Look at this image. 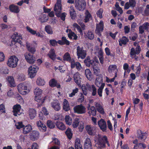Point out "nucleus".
I'll return each instance as SVG.
<instances>
[{
	"label": "nucleus",
	"mask_w": 149,
	"mask_h": 149,
	"mask_svg": "<svg viewBox=\"0 0 149 149\" xmlns=\"http://www.w3.org/2000/svg\"><path fill=\"white\" fill-rule=\"evenodd\" d=\"M95 143H96L97 145H99L102 147V148H104L106 147V144H107V146H110V144L108 140L107 137L105 136H101L100 134L96 135L94 137Z\"/></svg>",
	"instance_id": "nucleus-1"
},
{
	"label": "nucleus",
	"mask_w": 149,
	"mask_h": 149,
	"mask_svg": "<svg viewBox=\"0 0 149 149\" xmlns=\"http://www.w3.org/2000/svg\"><path fill=\"white\" fill-rule=\"evenodd\" d=\"M18 60V58L15 56H11L8 59L7 64L10 68H15L17 66Z\"/></svg>",
	"instance_id": "nucleus-2"
},
{
	"label": "nucleus",
	"mask_w": 149,
	"mask_h": 149,
	"mask_svg": "<svg viewBox=\"0 0 149 149\" xmlns=\"http://www.w3.org/2000/svg\"><path fill=\"white\" fill-rule=\"evenodd\" d=\"M17 88L18 92L22 95H26L29 91L27 89V86L23 84H19L17 86Z\"/></svg>",
	"instance_id": "nucleus-3"
},
{
	"label": "nucleus",
	"mask_w": 149,
	"mask_h": 149,
	"mask_svg": "<svg viewBox=\"0 0 149 149\" xmlns=\"http://www.w3.org/2000/svg\"><path fill=\"white\" fill-rule=\"evenodd\" d=\"M96 52H95V54L98 57L100 62L101 64H103L104 61V57L103 56L104 52L102 48L100 49L98 46L95 47Z\"/></svg>",
	"instance_id": "nucleus-4"
},
{
	"label": "nucleus",
	"mask_w": 149,
	"mask_h": 149,
	"mask_svg": "<svg viewBox=\"0 0 149 149\" xmlns=\"http://www.w3.org/2000/svg\"><path fill=\"white\" fill-rule=\"evenodd\" d=\"M86 6V2L84 0H76L75 7L79 10H83Z\"/></svg>",
	"instance_id": "nucleus-5"
},
{
	"label": "nucleus",
	"mask_w": 149,
	"mask_h": 149,
	"mask_svg": "<svg viewBox=\"0 0 149 149\" xmlns=\"http://www.w3.org/2000/svg\"><path fill=\"white\" fill-rule=\"evenodd\" d=\"M73 110L75 113L79 114L84 113L86 112V108L81 104L74 107Z\"/></svg>",
	"instance_id": "nucleus-6"
},
{
	"label": "nucleus",
	"mask_w": 149,
	"mask_h": 149,
	"mask_svg": "<svg viewBox=\"0 0 149 149\" xmlns=\"http://www.w3.org/2000/svg\"><path fill=\"white\" fill-rule=\"evenodd\" d=\"M38 69V67L35 65L31 66L28 69L29 75L31 78H33Z\"/></svg>",
	"instance_id": "nucleus-7"
},
{
	"label": "nucleus",
	"mask_w": 149,
	"mask_h": 149,
	"mask_svg": "<svg viewBox=\"0 0 149 149\" xmlns=\"http://www.w3.org/2000/svg\"><path fill=\"white\" fill-rule=\"evenodd\" d=\"M77 55L78 58H81L82 59H84L86 56V51L84 50L82 47H80L78 46L77 47Z\"/></svg>",
	"instance_id": "nucleus-8"
},
{
	"label": "nucleus",
	"mask_w": 149,
	"mask_h": 149,
	"mask_svg": "<svg viewBox=\"0 0 149 149\" xmlns=\"http://www.w3.org/2000/svg\"><path fill=\"white\" fill-rule=\"evenodd\" d=\"M25 58L27 61L30 64L33 63L36 60V58L29 53H26L24 54Z\"/></svg>",
	"instance_id": "nucleus-9"
},
{
	"label": "nucleus",
	"mask_w": 149,
	"mask_h": 149,
	"mask_svg": "<svg viewBox=\"0 0 149 149\" xmlns=\"http://www.w3.org/2000/svg\"><path fill=\"white\" fill-rule=\"evenodd\" d=\"M54 11L55 15L56 14L58 15V13H61L62 6L61 0H57V2L54 6Z\"/></svg>",
	"instance_id": "nucleus-10"
},
{
	"label": "nucleus",
	"mask_w": 149,
	"mask_h": 149,
	"mask_svg": "<svg viewBox=\"0 0 149 149\" xmlns=\"http://www.w3.org/2000/svg\"><path fill=\"white\" fill-rule=\"evenodd\" d=\"M93 88V85L91 86L88 83L86 84V86L84 85H83L81 87V88L84 94L86 95L87 94V89L89 91H91L92 88ZM92 95H93V91L92 93Z\"/></svg>",
	"instance_id": "nucleus-11"
},
{
	"label": "nucleus",
	"mask_w": 149,
	"mask_h": 149,
	"mask_svg": "<svg viewBox=\"0 0 149 149\" xmlns=\"http://www.w3.org/2000/svg\"><path fill=\"white\" fill-rule=\"evenodd\" d=\"M103 22L102 21H101L99 24L97 25L95 32L99 36H101V32H102L103 30Z\"/></svg>",
	"instance_id": "nucleus-12"
},
{
	"label": "nucleus",
	"mask_w": 149,
	"mask_h": 149,
	"mask_svg": "<svg viewBox=\"0 0 149 149\" xmlns=\"http://www.w3.org/2000/svg\"><path fill=\"white\" fill-rule=\"evenodd\" d=\"M98 124L100 129L103 132L106 131L107 126L106 122L103 119H101L98 122Z\"/></svg>",
	"instance_id": "nucleus-13"
},
{
	"label": "nucleus",
	"mask_w": 149,
	"mask_h": 149,
	"mask_svg": "<svg viewBox=\"0 0 149 149\" xmlns=\"http://www.w3.org/2000/svg\"><path fill=\"white\" fill-rule=\"evenodd\" d=\"M13 115L15 116H18L21 114V113L20 112V111L21 109V107L20 105H15L13 107Z\"/></svg>",
	"instance_id": "nucleus-14"
},
{
	"label": "nucleus",
	"mask_w": 149,
	"mask_h": 149,
	"mask_svg": "<svg viewBox=\"0 0 149 149\" xmlns=\"http://www.w3.org/2000/svg\"><path fill=\"white\" fill-rule=\"evenodd\" d=\"M137 134L138 139H139L143 140V141H145L148 136L147 133L146 132H143L140 130H137Z\"/></svg>",
	"instance_id": "nucleus-15"
},
{
	"label": "nucleus",
	"mask_w": 149,
	"mask_h": 149,
	"mask_svg": "<svg viewBox=\"0 0 149 149\" xmlns=\"http://www.w3.org/2000/svg\"><path fill=\"white\" fill-rule=\"evenodd\" d=\"M12 38L14 40L15 42H17L19 43L21 45H22V37L21 36L19 35L18 33H15L12 36Z\"/></svg>",
	"instance_id": "nucleus-16"
},
{
	"label": "nucleus",
	"mask_w": 149,
	"mask_h": 149,
	"mask_svg": "<svg viewBox=\"0 0 149 149\" xmlns=\"http://www.w3.org/2000/svg\"><path fill=\"white\" fill-rule=\"evenodd\" d=\"M40 136L39 132L36 130L33 131L31 133L30 139L33 141H36L38 139Z\"/></svg>",
	"instance_id": "nucleus-17"
},
{
	"label": "nucleus",
	"mask_w": 149,
	"mask_h": 149,
	"mask_svg": "<svg viewBox=\"0 0 149 149\" xmlns=\"http://www.w3.org/2000/svg\"><path fill=\"white\" fill-rule=\"evenodd\" d=\"M52 107L56 111H58L61 109V106L58 100H54L51 103Z\"/></svg>",
	"instance_id": "nucleus-18"
},
{
	"label": "nucleus",
	"mask_w": 149,
	"mask_h": 149,
	"mask_svg": "<svg viewBox=\"0 0 149 149\" xmlns=\"http://www.w3.org/2000/svg\"><path fill=\"white\" fill-rule=\"evenodd\" d=\"M95 107L96 110L100 113L102 114H104L105 113L104 109L100 102L96 103Z\"/></svg>",
	"instance_id": "nucleus-19"
},
{
	"label": "nucleus",
	"mask_w": 149,
	"mask_h": 149,
	"mask_svg": "<svg viewBox=\"0 0 149 149\" xmlns=\"http://www.w3.org/2000/svg\"><path fill=\"white\" fill-rule=\"evenodd\" d=\"M73 78L75 82L79 86H80L81 81L79 74L77 72L74 75Z\"/></svg>",
	"instance_id": "nucleus-20"
},
{
	"label": "nucleus",
	"mask_w": 149,
	"mask_h": 149,
	"mask_svg": "<svg viewBox=\"0 0 149 149\" xmlns=\"http://www.w3.org/2000/svg\"><path fill=\"white\" fill-rule=\"evenodd\" d=\"M85 149H92V144L90 139L87 138L86 139L84 143Z\"/></svg>",
	"instance_id": "nucleus-21"
},
{
	"label": "nucleus",
	"mask_w": 149,
	"mask_h": 149,
	"mask_svg": "<svg viewBox=\"0 0 149 149\" xmlns=\"http://www.w3.org/2000/svg\"><path fill=\"white\" fill-rule=\"evenodd\" d=\"M37 125L39 127L40 130L42 132H45L46 130V127L45 125L42 123L40 121L37 122Z\"/></svg>",
	"instance_id": "nucleus-22"
},
{
	"label": "nucleus",
	"mask_w": 149,
	"mask_h": 149,
	"mask_svg": "<svg viewBox=\"0 0 149 149\" xmlns=\"http://www.w3.org/2000/svg\"><path fill=\"white\" fill-rule=\"evenodd\" d=\"M49 114L48 112L47 111V110L45 107H43L42 108V112L40 113L39 114V117L40 119L43 120H44L45 118L44 116H43V114L44 115H47Z\"/></svg>",
	"instance_id": "nucleus-23"
},
{
	"label": "nucleus",
	"mask_w": 149,
	"mask_h": 149,
	"mask_svg": "<svg viewBox=\"0 0 149 149\" xmlns=\"http://www.w3.org/2000/svg\"><path fill=\"white\" fill-rule=\"evenodd\" d=\"M103 81L102 75L100 74L97 76L96 80L95 82V85L97 87H99L100 85Z\"/></svg>",
	"instance_id": "nucleus-24"
},
{
	"label": "nucleus",
	"mask_w": 149,
	"mask_h": 149,
	"mask_svg": "<svg viewBox=\"0 0 149 149\" xmlns=\"http://www.w3.org/2000/svg\"><path fill=\"white\" fill-rule=\"evenodd\" d=\"M74 147L75 149H83L82 146L80 143V140L78 138H76L75 139Z\"/></svg>",
	"instance_id": "nucleus-25"
},
{
	"label": "nucleus",
	"mask_w": 149,
	"mask_h": 149,
	"mask_svg": "<svg viewBox=\"0 0 149 149\" xmlns=\"http://www.w3.org/2000/svg\"><path fill=\"white\" fill-rule=\"evenodd\" d=\"M36 83L38 86H42L45 85V81L43 79L39 77L37 78L36 80Z\"/></svg>",
	"instance_id": "nucleus-26"
},
{
	"label": "nucleus",
	"mask_w": 149,
	"mask_h": 149,
	"mask_svg": "<svg viewBox=\"0 0 149 149\" xmlns=\"http://www.w3.org/2000/svg\"><path fill=\"white\" fill-rule=\"evenodd\" d=\"M9 8L11 12L15 13H18L19 11L18 7L17 6L14 5H11L10 6Z\"/></svg>",
	"instance_id": "nucleus-27"
},
{
	"label": "nucleus",
	"mask_w": 149,
	"mask_h": 149,
	"mask_svg": "<svg viewBox=\"0 0 149 149\" xmlns=\"http://www.w3.org/2000/svg\"><path fill=\"white\" fill-rule=\"evenodd\" d=\"M56 125L57 128L60 130H63L66 129L65 125L61 122L57 121Z\"/></svg>",
	"instance_id": "nucleus-28"
},
{
	"label": "nucleus",
	"mask_w": 149,
	"mask_h": 149,
	"mask_svg": "<svg viewBox=\"0 0 149 149\" xmlns=\"http://www.w3.org/2000/svg\"><path fill=\"white\" fill-rule=\"evenodd\" d=\"M29 115L30 118L32 119H33L36 115V111L33 109H30L29 110Z\"/></svg>",
	"instance_id": "nucleus-29"
},
{
	"label": "nucleus",
	"mask_w": 149,
	"mask_h": 149,
	"mask_svg": "<svg viewBox=\"0 0 149 149\" xmlns=\"http://www.w3.org/2000/svg\"><path fill=\"white\" fill-rule=\"evenodd\" d=\"M128 39L125 36H123L122 39L119 41V45L120 46H122V44L125 45L128 42Z\"/></svg>",
	"instance_id": "nucleus-30"
},
{
	"label": "nucleus",
	"mask_w": 149,
	"mask_h": 149,
	"mask_svg": "<svg viewBox=\"0 0 149 149\" xmlns=\"http://www.w3.org/2000/svg\"><path fill=\"white\" fill-rule=\"evenodd\" d=\"M26 46L29 52L32 54H34L36 51V49L35 47H30L29 44L28 42H26Z\"/></svg>",
	"instance_id": "nucleus-31"
},
{
	"label": "nucleus",
	"mask_w": 149,
	"mask_h": 149,
	"mask_svg": "<svg viewBox=\"0 0 149 149\" xmlns=\"http://www.w3.org/2000/svg\"><path fill=\"white\" fill-rule=\"evenodd\" d=\"M48 55L49 58L53 60H54L56 58V55L55 54V50L54 49H51Z\"/></svg>",
	"instance_id": "nucleus-32"
},
{
	"label": "nucleus",
	"mask_w": 149,
	"mask_h": 149,
	"mask_svg": "<svg viewBox=\"0 0 149 149\" xmlns=\"http://www.w3.org/2000/svg\"><path fill=\"white\" fill-rule=\"evenodd\" d=\"M85 74L88 80L90 81L92 80L93 77L92 75L91 72L89 69H86L85 71Z\"/></svg>",
	"instance_id": "nucleus-33"
},
{
	"label": "nucleus",
	"mask_w": 149,
	"mask_h": 149,
	"mask_svg": "<svg viewBox=\"0 0 149 149\" xmlns=\"http://www.w3.org/2000/svg\"><path fill=\"white\" fill-rule=\"evenodd\" d=\"M63 109L66 111H68L70 109L69 104L67 100L64 99L63 103Z\"/></svg>",
	"instance_id": "nucleus-34"
},
{
	"label": "nucleus",
	"mask_w": 149,
	"mask_h": 149,
	"mask_svg": "<svg viewBox=\"0 0 149 149\" xmlns=\"http://www.w3.org/2000/svg\"><path fill=\"white\" fill-rule=\"evenodd\" d=\"M8 80L11 86H15V84L14 78L13 77H8Z\"/></svg>",
	"instance_id": "nucleus-35"
},
{
	"label": "nucleus",
	"mask_w": 149,
	"mask_h": 149,
	"mask_svg": "<svg viewBox=\"0 0 149 149\" xmlns=\"http://www.w3.org/2000/svg\"><path fill=\"white\" fill-rule=\"evenodd\" d=\"M31 127L29 125L25 127L23 129V132L24 134H26L30 132L31 130Z\"/></svg>",
	"instance_id": "nucleus-36"
},
{
	"label": "nucleus",
	"mask_w": 149,
	"mask_h": 149,
	"mask_svg": "<svg viewBox=\"0 0 149 149\" xmlns=\"http://www.w3.org/2000/svg\"><path fill=\"white\" fill-rule=\"evenodd\" d=\"M104 86V83H102L100 86L97 90V93L100 97L102 96V91Z\"/></svg>",
	"instance_id": "nucleus-37"
},
{
	"label": "nucleus",
	"mask_w": 149,
	"mask_h": 149,
	"mask_svg": "<svg viewBox=\"0 0 149 149\" xmlns=\"http://www.w3.org/2000/svg\"><path fill=\"white\" fill-rule=\"evenodd\" d=\"M80 122L79 119V118H76L74 119L72 124L73 127L74 128H77L79 125Z\"/></svg>",
	"instance_id": "nucleus-38"
},
{
	"label": "nucleus",
	"mask_w": 149,
	"mask_h": 149,
	"mask_svg": "<svg viewBox=\"0 0 149 149\" xmlns=\"http://www.w3.org/2000/svg\"><path fill=\"white\" fill-rule=\"evenodd\" d=\"M35 100L40 103V104H41L44 102L45 100L44 99L42 100L41 95H37L35 96Z\"/></svg>",
	"instance_id": "nucleus-39"
},
{
	"label": "nucleus",
	"mask_w": 149,
	"mask_h": 149,
	"mask_svg": "<svg viewBox=\"0 0 149 149\" xmlns=\"http://www.w3.org/2000/svg\"><path fill=\"white\" fill-rule=\"evenodd\" d=\"M93 61H91L90 58L89 57H88L87 58L84 60V62L86 65L88 67H90L91 65L92 66V67L93 66L92 63Z\"/></svg>",
	"instance_id": "nucleus-40"
},
{
	"label": "nucleus",
	"mask_w": 149,
	"mask_h": 149,
	"mask_svg": "<svg viewBox=\"0 0 149 149\" xmlns=\"http://www.w3.org/2000/svg\"><path fill=\"white\" fill-rule=\"evenodd\" d=\"M94 74H95L96 75H99V73L100 72V69L99 66H97L96 65L94 64Z\"/></svg>",
	"instance_id": "nucleus-41"
},
{
	"label": "nucleus",
	"mask_w": 149,
	"mask_h": 149,
	"mask_svg": "<svg viewBox=\"0 0 149 149\" xmlns=\"http://www.w3.org/2000/svg\"><path fill=\"white\" fill-rule=\"evenodd\" d=\"M45 30L49 34H52L53 33L52 29L50 25L46 26L45 27Z\"/></svg>",
	"instance_id": "nucleus-42"
},
{
	"label": "nucleus",
	"mask_w": 149,
	"mask_h": 149,
	"mask_svg": "<svg viewBox=\"0 0 149 149\" xmlns=\"http://www.w3.org/2000/svg\"><path fill=\"white\" fill-rule=\"evenodd\" d=\"M63 59L65 61L69 62L72 59L70 54L68 52H66L65 53L63 56Z\"/></svg>",
	"instance_id": "nucleus-43"
},
{
	"label": "nucleus",
	"mask_w": 149,
	"mask_h": 149,
	"mask_svg": "<svg viewBox=\"0 0 149 149\" xmlns=\"http://www.w3.org/2000/svg\"><path fill=\"white\" fill-rule=\"evenodd\" d=\"M66 13H58V14H56V15L58 17H60L61 19L64 21L65 19V17H66Z\"/></svg>",
	"instance_id": "nucleus-44"
},
{
	"label": "nucleus",
	"mask_w": 149,
	"mask_h": 149,
	"mask_svg": "<svg viewBox=\"0 0 149 149\" xmlns=\"http://www.w3.org/2000/svg\"><path fill=\"white\" fill-rule=\"evenodd\" d=\"M66 124L68 125H70L72 123V119L69 116H66L65 118Z\"/></svg>",
	"instance_id": "nucleus-45"
},
{
	"label": "nucleus",
	"mask_w": 149,
	"mask_h": 149,
	"mask_svg": "<svg viewBox=\"0 0 149 149\" xmlns=\"http://www.w3.org/2000/svg\"><path fill=\"white\" fill-rule=\"evenodd\" d=\"M68 36L70 39H72L73 37V39L75 40H76L77 38V35L74 32L72 31L70 33H68Z\"/></svg>",
	"instance_id": "nucleus-46"
},
{
	"label": "nucleus",
	"mask_w": 149,
	"mask_h": 149,
	"mask_svg": "<svg viewBox=\"0 0 149 149\" xmlns=\"http://www.w3.org/2000/svg\"><path fill=\"white\" fill-rule=\"evenodd\" d=\"M0 72L2 74H7L8 73V70L6 67H2L0 69Z\"/></svg>",
	"instance_id": "nucleus-47"
},
{
	"label": "nucleus",
	"mask_w": 149,
	"mask_h": 149,
	"mask_svg": "<svg viewBox=\"0 0 149 149\" xmlns=\"http://www.w3.org/2000/svg\"><path fill=\"white\" fill-rule=\"evenodd\" d=\"M86 129L89 135H91L93 134V128L90 125H87L86 126Z\"/></svg>",
	"instance_id": "nucleus-48"
},
{
	"label": "nucleus",
	"mask_w": 149,
	"mask_h": 149,
	"mask_svg": "<svg viewBox=\"0 0 149 149\" xmlns=\"http://www.w3.org/2000/svg\"><path fill=\"white\" fill-rule=\"evenodd\" d=\"M34 92L35 96L41 95L42 91L39 88H36L35 89Z\"/></svg>",
	"instance_id": "nucleus-49"
},
{
	"label": "nucleus",
	"mask_w": 149,
	"mask_h": 149,
	"mask_svg": "<svg viewBox=\"0 0 149 149\" xmlns=\"http://www.w3.org/2000/svg\"><path fill=\"white\" fill-rule=\"evenodd\" d=\"M117 69V66L115 65H110L108 68V72H111L112 71H114Z\"/></svg>",
	"instance_id": "nucleus-50"
},
{
	"label": "nucleus",
	"mask_w": 149,
	"mask_h": 149,
	"mask_svg": "<svg viewBox=\"0 0 149 149\" xmlns=\"http://www.w3.org/2000/svg\"><path fill=\"white\" fill-rule=\"evenodd\" d=\"M65 134L69 139H70L72 136L71 130L70 128H68L65 132Z\"/></svg>",
	"instance_id": "nucleus-51"
},
{
	"label": "nucleus",
	"mask_w": 149,
	"mask_h": 149,
	"mask_svg": "<svg viewBox=\"0 0 149 149\" xmlns=\"http://www.w3.org/2000/svg\"><path fill=\"white\" fill-rule=\"evenodd\" d=\"M47 126L51 129H52L55 127V124L50 120H48L47 122Z\"/></svg>",
	"instance_id": "nucleus-52"
},
{
	"label": "nucleus",
	"mask_w": 149,
	"mask_h": 149,
	"mask_svg": "<svg viewBox=\"0 0 149 149\" xmlns=\"http://www.w3.org/2000/svg\"><path fill=\"white\" fill-rule=\"evenodd\" d=\"M48 17H45L44 15L41 16L39 19V20L42 23H43L46 22L48 20Z\"/></svg>",
	"instance_id": "nucleus-53"
},
{
	"label": "nucleus",
	"mask_w": 149,
	"mask_h": 149,
	"mask_svg": "<svg viewBox=\"0 0 149 149\" xmlns=\"http://www.w3.org/2000/svg\"><path fill=\"white\" fill-rule=\"evenodd\" d=\"M57 81L54 79H52L50 80L49 82V86L52 87H54L55 86L56 84H57Z\"/></svg>",
	"instance_id": "nucleus-54"
},
{
	"label": "nucleus",
	"mask_w": 149,
	"mask_h": 149,
	"mask_svg": "<svg viewBox=\"0 0 149 149\" xmlns=\"http://www.w3.org/2000/svg\"><path fill=\"white\" fill-rule=\"evenodd\" d=\"M69 12L70 16L72 18L74 17L75 14V12L73 7L70 6Z\"/></svg>",
	"instance_id": "nucleus-55"
},
{
	"label": "nucleus",
	"mask_w": 149,
	"mask_h": 149,
	"mask_svg": "<svg viewBox=\"0 0 149 149\" xmlns=\"http://www.w3.org/2000/svg\"><path fill=\"white\" fill-rule=\"evenodd\" d=\"M90 104H89L87 108L88 109V113L90 116L93 115V107L92 106L90 107Z\"/></svg>",
	"instance_id": "nucleus-56"
},
{
	"label": "nucleus",
	"mask_w": 149,
	"mask_h": 149,
	"mask_svg": "<svg viewBox=\"0 0 149 149\" xmlns=\"http://www.w3.org/2000/svg\"><path fill=\"white\" fill-rule=\"evenodd\" d=\"M103 12V10L102 8H100L97 12L96 15L97 16L101 19L102 18V14Z\"/></svg>",
	"instance_id": "nucleus-57"
},
{
	"label": "nucleus",
	"mask_w": 149,
	"mask_h": 149,
	"mask_svg": "<svg viewBox=\"0 0 149 149\" xmlns=\"http://www.w3.org/2000/svg\"><path fill=\"white\" fill-rule=\"evenodd\" d=\"M141 26H142L145 30L147 31H148L149 29V23L148 22L144 23Z\"/></svg>",
	"instance_id": "nucleus-58"
},
{
	"label": "nucleus",
	"mask_w": 149,
	"mask_h": 149,
	"mask_svg": "<svg viewBox=\"0 0 149 149\" xmlns=\"http://www.w3.org/2000/svg\"><path fill=\"white\" fill-rule=\"evenodd\" d=\"M15 126L16 128L18 129H19L24 126V125L22 124V122H18L16 123Z\"/></svg>",
	"instance_id": "nucleus-59"
},
{
	"label": "nucleus",
	"mask_w": 149,
	"mask_h": 149,
	"mask_svg": "<svg viewBox=\"0 0 149 149\" xmlns=\"http://www.w3.org/2000/svg\"><path fill=\"white\" fill-rule=\"evenodd\" d=\"M73 26L74 27L77 28L80 33L82 34V30H81L80 26H79L76 23H74L73 24Z\"/></svg>",
	"instance_id": "nucleus-60"
},
{
	"label": "nucleus",
	"mask_w": 149,
	"mask_h": 149,
	"mask_svg": "<svg viewBox=\"0 0 149 149\" xmlns=\"http://www.w3.org/2000/svg\"><path fill=\"white\" fill-rule=\"evenodd\" d=\"M88 37V38L90 40L93 39V32L90 31H88L87 33Z\"/></svg>",
	"instance_id": "nucleus-61"
},
{
	"label": "nucleus",
	"mask_w": 149,
	"mask_h": 149,
	"mask_svg": "<svg viewBox=\"0 0 149 149\" xmlns=\"http://www.w3.org/2000/svg\"><path fill=\"white\" fill-rule=\"evenodd\" d=\"M129 3L130 6L134 7L136 5V1L135 0H129Z\"/></svg>",
	"instance_id": "nucleus-62"
},
{
	"label": "nucleus",
	"mask_w": 149,
	"mask_h": 149,
	"mask_svg": "<svg viewBox=\"0 0 149 149\" xmlns=\"http://www.w3.org/2000/svg\"><path fill=\"white\" fill-rule=\"evenodd\" d=\"M49 42L50 45L53 46H55L57 45V42L55 40H50Z\"/></svg>",
	"instance_id": "nucleus-63"
},
{
	"label": "nucleus",
	"mask_w": 149,
	"mask_h": 149,
	"mask_svg": "<svg viewBox=\"0 0 149 149\" xmlns=\"http://www.w3.org/2000/svg\"><path fill=\"white\" fill-rule=\"evenodd\" d=\"M62 40L64 44H66L69 45L70 44L69 42L66 39L65 37H63L62 38Z\"/></svg>",
	"instance_id": "nucleus-64"
}]
</instances>
